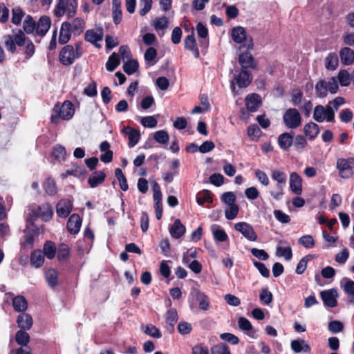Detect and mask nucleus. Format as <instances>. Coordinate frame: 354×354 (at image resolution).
Returning a JSON list of instances; mask_svg holds the SVG:
<instances>
[{
  "mask_svg": "<svg viewBox=\"0 0 354 354\" xmlns=\"http://www.w3.org/2000/svg\"><path fill=\"white\" fill-rule=\"evenodd\" d=\"M320 297L325 306L330 308H334L337 306V298L338 297V293L336 289L331 288L327 290L322 291L320 292Z\"/></svg>",
  "mask_w": 354,
  "mask_h": 354,
  "instance_id": "obj_11",
  "label": "nucleus"
},
{
  "mask_svg": "<svg viewBox=\"0 0 354 354\" xmlns=\"http://www.w3.org/2000/svg\"><path fill=\"white\" fill-rule=\"evenodd\" d=\"M53 155L57 160H64L66 155L65 147L59 145H56L53 149Z\"/></svg>",
  "mask_w": 354,
  "mask_h": 354,
  "instance_id": "obj_63",
  "label": "nucleus"
},
{
  "mask_svg": "<svg viewBox=\"0 0 354 354\" xmlns=\"http://www.w3.org/2000/svg\"><path fill=\"white\" fill-rule=\"evenodd\" d=\"M70 26L69 21H64L62 24L58 39L59 44H66L69 41L71 35H73L69 28Z\"/></svg>",
  "mask_w": 354,
  "mask_h": 354,
  "instance_id": "obj_18",
  "label": "nucleus"
},
{
  "mask_svg": "<svg viewBox=\"0 0 354 354\" xmlns=\"http://www.w3.org/2000/svg\"><path fill=\"white\" fill-rule=\"evenodd\" d=\"M298 242L306 248H312L315 246V241L311 235H304L300 237Z\"/></svg>",
  "mask_w": 354,
  "mask_h": 354,
  "instance_id": "obj_60",
  "label": "nucleus"
},
{
  "mask_svg": "<svg viewBox=\"0 0 354 354\" xmlns=\"http://www.w3.org/2000/svg\"><path fill=\"white\" fill-rule=\"evenodd\" d=\"M271 177L274 180L277 182V187L279 191H271L270 194L274 199L279 200L281 198L283 194V185L286 184V183L287 176L283 171L274 169L272 171Z\"/></svg>",
  "mask_w": 354,
  "mask_h": 354,
  "instance_id": "obj_6",
  "label": "nucleus"
},
{
  "mask_svg": "<svg viewBox=\"0 0 354 354\" xmlns=\"http://www.w3.org/2000/svg\"><path fill=\"white\" fill-rule=\"evenodd\" d=\"M69 248L66 244H61L58 247L57 259L60 261H66L69 257Z\"/></svg>",
  "mask_w": 354,
  "mask_h": 354,
  "instance_id": "obj_43",
  "label": "nucleus"
},
{
  "mask_svg": "<svg viewBox=\"0 0 354 354\" xmlns=\"http://www.w3.org/2000/svg\"><path fill=\"white\" fill-rule=\"evenodd\" d=\"M260 301L266 305L270 304L272 301L273 296L268 288H262L259 295Z\"/></svg>",
  "mask_w": 354,
  "mask_h": 354,
  "instance_id": "obj_51",
  "label": "nucleus"
},
{
  "mask_svg": "<svg viewBox=\"0 0 354 354\" xmlns=\"http://www.w3.org/2000/svg\"><path fill=\"white\" fill-rule=\"evenodd\" d=\"M168 19L166 17L157 18L153 22V26L156 30H165L168 27Z\"/></svg>",
  "mask_w": 354,
  "mask_h": 354,
  "instance_id": "obj_61",
  "label": "nucleus"
},
{
  "mask_svg": "<svg viewBox=\"0 0 354 354\" xmlns=\"http://www.w3.org/2000/svg\"><path fill=\"white\" fill-rule=\"evenodd\" d=\"M171 236L175 239H179L185 232V227L182 224L180 219L177 218L174 221V224L169 229Z\"/></svg>",
  "mask_w": 354,
  "mask_h": 354,
  "instance_id": "obj_25",
  "label": "nucleus"
},
{
  "mask_svg": "<svg viewBox=\"0 0 354 354\" xmlns=\"http://www.w3.org/2000/svg\"><path fill=\"white\" fill-rule=\"evenodd\" d=\"M46 279L50 288H54L58 283V272L53 268H50L46 272Z\"/></svg>",
  "mask_w": 354,
  "mask_h": 354,
  "instance_id": "obj_33",
  "label": "nucleus"
},
{
  "mask_svg": "<svg viewBox=\"0 0 354 354\" xmlns=\"http://www.w3.org/2000/svg\"><path fill=\"white\" fill-rule=\"evenodd\" d=\"M75 109L73 104L69 101H65L61 106L56 104L53 110L50 119L53 123H57L59 118L68 120L73 118L74 115Z\"/></svg>",
  "mask_w": 354,
  "mask_h": 354,
  "instance_id": "obj_1",
  "label": "nucleus"
},
{
  "mask_svg": "<svg viewBox=\"0 0 354 354\" xmlns=\"http://www.w3.org/2000/svg\"><path fill=\"white\" fill-rule=\"evenodd\" d=\"M232 38L237 44H241L245 41L247 43L245 46L248 49H252L254 46L251 38L248 41L247 40L245 30L241 26H236L232 30Z\"/></svg>",
  "mask_w": 354,
  "mask_h": 354,
  "instance_id": "obj_9",
  "label": "nucleus"
},
{
  "mask_svg": "<svg viewBox=\"0 0 354 354\" xmlns=\"http://www.w3.org/2000/svg\"><path fill=\"white\" fill-rule=\"evenodd\" d=\"M44 254L48 259H53L56 254V247L53 241H48L44 245Z\"/></svg>",
  "mask_w": 354,
  "mask_h": 354,
  "instance_id": "obj_38",
  "label": "nucleus"
},
{
  "mask_svg": "<svg viewBox=\"0 0 354 354\" xmlns=\"http://www.w3.org/2000/svg\"><path fill=\"white\" fill-rule=\"evenodd\" d=\"M86 173L85 168L83 166L73 165L71 169H68L65 173L62 174L63 178H66L68 176H73L75 177L81 178L84 176Z\"/></svg>",
  "mask_w": 354,
  "mask_h": 354,
  "instance_id": "obj_30",
  "label": "nucleus"
},
{
  "mask_svg": "<svg viewBox=\"0 0 354 354\" xmlns=\"http://www.w3.org/2000/svg\"><path fill=\"white\" fill-rule=\"evenodd\" d=\"M316 94L319 97H325L328 94L327 82L324 80H319L315 85Z\"/></svg>",
  "mask_w": 354,
  "mask_h": 354,
  "instance_id": "obj_39",
  "label": "nucleus"
},
{
  "mask_svg": "<svg viewBox=\"0 0 354 354\" xmlns=\"http://www.w3.org/2000/svg\"><path fill=\"white\" fill-rule=\"evenodd\" d=\"M239 63L241 66V69L247 70L248 68L256 69L257 64L252 55L249 52H245L239 55Z\"/></svg>",
  "mask_w": 354,
  "mask_h": 354,
  "instance_id": "obj_12",
  "label": "nucleus"
},
{
  "mask_svg": "<svg viewBox=\"0 0 354 354\" xmlns=\"http://www.w3.org/2000/svg\"><path fill=\"white\" fill-rule=\"evenodd\" d=\"M35 23L32 17L28 15L23 24V28L24 31L28 34L32 33L35 30Z\"/></svg>",
  "mask_w": 354,
  "mask_h": 354,
  "instance_id": "obj_52",
  "label": "nucleus"
},
{
  "mask_svg": "<svg viewBox=\"0 0 354 354\" xmlns=\"http://www.w3.org/2000/svg\"><path fill=\"white\" fill-rule=\"evenodd\" d=\"M234 229L250 241H255L257 239V235L252 226L246 222H239L236 223L234 225Z\"/></svg>",
  "mask_w": 354,
  "mask_h": 354,
  "instance_id": "obj_10",
  "label": "nucleus"
},
{
  "mask_svg": "<svg viewBox=\"0 0 354 354\" xmlns=\"http://www.w3.org/2000/svg\"><path fill=\"white\" fill-rule=\"evenodd\" d=\"M313 118L318 122H322L325 120L327 122H333L335 119V111L330 106L326 107L322 105H317L315 107Z\"/></svg>",
  "mask_w": 354,
  "mask_h": 354,
  "instance_id": "obj_4",
  "label": "nucleus"
},
{
  "mask_svg": "<svg viewBox=\"0 0 354 354\" xmlns=\"http://www.w3.org/2000/svg\"><path fill=\"white\" fill-rule=\"evenodd\" d=\"M354 168V158H339L337 160V169L342 178H348L353 176Z\"/></svg>",
  "mask_w": 354,
  "mask_h": 354,
  "instance_id": "obj_7",
  "label": "nucleus"
},
{
  "mask_svg": "<svg viewBox=\"0 0 354 354\" xmlns=\"http://www.w3.org/2000/svg\"><path fill=\"white\" fill-rule=\"evenodd\" d=\"M77 8V2L76 0H58L54 12L57 17L66 15L67 17L69 19L75 16Z\"/></svg>",
  "mask_w": 354,
  "mask_h": 354,
  "instance_id": "obj_2",
  "label": "nucleus"
},
{
  "mask_svg": "<svg viewBox=\"0 0 354 354\" xmlns=\"http://www.w3.org/2000/svg\"><path fill=\"white\" fill-rule=\"evenodd\" d=\"M238 325L240 329L244 330L248 335H250L253 331V327L250 322L245 317H241L238 319Z\"/></svg>",
  "mask_w": 354,
  "mask_h": 354,
  "instance_id": "obj_47",
  "label": "nucleus"
},
{
  "mask_svg": "<svg viewBox=\"0 0 354 354\" xmlns=\"http://www.w3.org/2000/svg\"><path fill=\"white\" fill-rule=\"evenodd\" d=\"M153 138L159 144L167 145L168 143L169 136L165 130H159L155 132Z\"/></svg>",
  "mask_w": 354,
  "mask_h": 354,
  "instance_id": "obj_46",
  "label": "nucleus"
},
{
  "mask_svg": "<svg viewBox=\"0 0 354 354\" xmlns=\"http://www.w3.org/2000/svg\"><path fill=\"white\" fill-rule=\"evenodd\" d=\"M44 188L47 194L54 196L57 194V189L54 180L48 178L44 183Z\"/></svg>",
  "mask_w": 354,
  "mask_h": 354,
  "instance_id": "obj_45",
  "label": "nucleus"
},
{
  "mask_svg": "<svg viewBox=\"0 0 354 354\" xmlns=\"http://www.w3.org/2000/svg\"><path fill=\"white\" fill-rule=\"evenodd\" d=\"M261 134L260 128L257 124L250 125L248 128V135L253 140L259 138Z\"/></svg>",
  "mask_w": 354,
  "mask_h": 354,
  "instance_id": "obj_53",
  "label": "nucleus"
},
{
  "mask_svg": "<svg viewBox=\"0 0 354 354\" xmlns=\"http://www.w3.org/2000/svg\"><path fill=\"white\" fill-rule=\"evenodd\" d=\"M12 306L17 312H24L28 308V303L24 296L18 295L13 298Z\"/></svg>",
  "mask_w": 354,
  "mask_h": 354,
  "instance_id": "obj_32",
  "label": "nucleus"
},
{
  "mask_svg": "<svg viewBox=\"0 0 354 354\" xmlns=\"http://www.w3.org/2000/svg\"><path fill=\"white\" fill-rule=\"evenodd\" d=\"M290 188L297 195L302 193V179L296 172H292L290 174Z\"/></svg>",
  "mask_w": 354,
  "mask_h": 354,
  "instance_id": "obj_15",
  "label": "nucleus"
},
{
  "mask_svg": "<svg viewBox=\"0 0 354 354\" xmlns=\"http://www.w3.org/2000/svg\"><path fill=\"white\" fill-rule=\"evenodd\" d=\"M82 225V219L77 214H72L67 222V230L71 234H76L79 232Z\"/></svg>",
  "mask_w": 354,
  "mask_h": 354,
  "instance_id": "obj_14",
  "label": "nucleus"
},
{
  "mask_svg": "<svg viewBox=\"0 0 354 354\" xmlns=\"http://www.w3.org/2000/svg\"><path fill=\"white\" fill-rule=\"evenodd\" d=\"M338 64L339 59L337 55L334 53H329L326 58V68L334 71L337 68Z\"/></svg>",
  "mask_w": 354,
  "mask_h": 354,
  "instance_id": "obj_34",
  "label": "nucleus"
},
{
  "mask_svg": "<svg viewBox=\"0 0 354 354\" xmlns=\"http://www.w3.org/2000/svg\"><path fill=\"white\" fill-rule=\"evenodd\" d=\"M50 25L51 21L49 17L46 15L41 17L35 27L37 34L41 37H44L48 31Z\"/></svg>",
  "mask_w": 354,
  "mask_h": 354,
  "instance_id": "obj_16",
  "label": "nucleus"
},
{
  "mask_svg": "<svg viewBox=\"0 0 354 354\" xmlns=\"http://www.w3.org/2000/svg\"><path fill=\"white\" fill-rule=\"evenodd\" d=\"M78 58L80 57L75 55V48L72 45H66L59 52V62L64 66L71 65Z\"/></svg>",
  "mask_w": 354,
  "mask_h": 354,
  "instance_id": "obj_8",
  "label": "nucleus"
},
{
  "mask_svg": "<svg viewBox=\"0 0 354 354\" xmlns=\"http://www.w3.org/2000/svg\"><path fill=\"white\" fill-rule=\"evenodd\" d=\"M283 120L286 127L292 129H297L301 123V115L295 108H290L285 111Z\"/></svg>",
  "mask_w": 354,
  "mask_h": 354,
  "instance_id": "obj_5",
  "label": "nucleus"
},
{
  "mask_svg": "<svg viewBox=\"0 0 354 354\" xmlns=\"http://www.w3.org/2000/svg\"><path fill=\"white\" fill-rule=\"evenodd\" d=\"M44 261V257L41 250H35L30 256V262L36 268L41 267Z\"/></svg>",
  "mask_w": 354,
  "mask_h": 354,
  "instance_id": "obj_36",
  "label": "nucleus"
},
{
  "mask_svg": "<svg viewBox=\"0 0 354 354\" xmlns=\"http://www.w3.org/2000/svg\"><path fill=\"white\" fill-rule=\"evenodd\" d=\"M291 348L295 353H310L311 351L310 346L301 339L292 340L290 344Z\"/></svg>",
  "mask_w": 354,
  "mask_h": 354,
  "instance_id": "obj_23",
  "label": "nucleus"
},
{
  "mask_svg": "<svg viewBox=\"0 0 354 354\" xmlns=\"http://www.w3.org/2000/svg\"><path fill=\"white\" fill-rule=\"evenodd\" d=\"M337 77L342 86H347L351 84V73L346 70H341L338 73Z\"/></svg>",
  "mask_w": 354,
  "mask_h": 354,
  "instance_id": "obj_49",
  "label": "nucleus"
},
{
  "mask_svg": "<svg viewBox=\"0 0 354 354\" xmlns=\"http://www.w3.org/2000/svg\"><path fill=\"white\" fill-rule=\"evenodd\" d=\"M144 332L149 336L154 338H160L162 336L160 330L152 324L147 325Z\"/></svg>",
  "mask_w": 354,
  "mask_h": 354,
  "instance_id": "obj_56",
  "label": "nucleus"
},
{
  "mask_svg": "<svg viewBox=\"0 0 354 354\" xmlns=\"http://www.w3.org/2000/svg\"><path fill=\"white\" fill-rule=\"evenodd\" d=\"M185 48L192 51L196 58L199 57V50L198 48L194 34H191L185 37L184 39Z\"/></svg>",
  "mask_w": 354,
  "mask_h": 354,
  "instance_id": "obj_21",
  "label": "nucleus"
},
{
  "mask_svg": "<svg viewBox=\"0 0 354 354\" xmlns=\"http://www.w3.org/2000/svg\"><path fill=\"white\" fill-rule=\"evenodd\" d=\"M344 290L350 295L348 303L354 305V281L348 280L344 284Z\"/></svg>",
  "mask_w": 354,
  "mask_h": 354,
  "instance_id": "obj_50",
  "label": "nucleus"
},
{
  "mask_svg": "<svg viewBox=\"0 0 354 354\" xmlns=\"http://www.w3.org/2000/svg\"><path fill=\"white\" fill-rule=\"evenodd\" d=\"M276 255L278 257H283L286 261H290L292 257V252L290 246L282 248L278 246L277 248Z\"/></svg>",
  "mask_w": 354,
  "mask_h": 354,
  "instance_id": "obj_48",
  "label": "nucleus"
},
{
  "mask_svg": "<svg viewBox=\"0 0 354 354\" xmlns=\"http://www.w3.org/2000/svg\"><path fill=\"white\" fill-rule=\"evenodd\" d=\"M17 324L21 330H30L33 324V320L30 315L23 313L18 315Z\"/></svg>",
  "mask_w": 354,
  "mask_h": 354,
  "instance_id": "obj_19",
  "label": "nucleus"
},
{
  "mask_svg": "<svg viewBox=\"0 0 354 354\" xmlns=\"http://www.w3.org/2000/svg\"><path fill=\"white\" fill-rule=\"evenodd\" d=\"M165 322L167 324V328L169 330H173L175 324L178 321V313L175 308H170L165 314Z\"/></svg>",
  "mask_w": 354,
  "mask_h": 354,
  "instance_id": "obj_29",
  "label": "nucleus"
},
{
  "mask_svg": "<svg viewBox=\"0 0 354 354\" xmlns=\"http://www.w3.org/2000/svg\"><path fill=\"white\" fill-rule=\"evenodd\" d=\"M152 0H140L139 13L141 16L146 15L151 9Z\"/></svg>",
  "mask_w": 354,
  "mask_h": 354,
  "instance_id": "obj_58",
  "label": "nucleus"
},
{
  "mask_svg": "<svg viewBox=\"0 0 354 354\" xmlns=\"http://www.w3.org/2000/svg\"><path fill=\"white\" fill-rule=\"evenodd\" d=\"M196 300L198 301L199 308L203 310H207L209 308V301L208 297L203 292L196 291Z\"/></svg>",
  "mask_w": 354,
  "mask_h": 354,
  "instance_id": "obj_35",
  "label": "nucleus"
},
{
  "mask_svg": "<svg viewBox=\"0 0 354 354\" xmlns=\"http://www.w3.org/2000/svg\"><path fill=\"white\" fill-rule=\"evenodd\" d=\"M312 259L311 255H306L304 257L297 263L296 268V273L297 274H301L304 272L307 267V263Z\"/></svg>",
  "mask_w": 354,
  "mask_h": 354,
  "instance_id": "obj_54",
  "label": "nucleus"
},
{
  "mask_svg": "<svg viewBox=\"0 0 354 354\" xmlns=\"http://www.w3.org/2000/svg\"><path fill=\"white\" fill-rule=\"evenodd\" d=\"M339 57L344 65H351L354 62V50L348 47H344L339 51Z\"/></svg>",
  "mask_w": 354,
  "mask_h": 354,
  "instance_id": "obj_24",
  "label": "nucleus"
},
{
  "mask_svg": "<svg viewBox=\"0 0 354 354\" xmlns=\"http://www.w3.org/2000/svg\"><path fill=\"white\" fill-rule=\"evenodd\" d=\"M292 145L297 151L301 152L306 147L307 142L304 136L301 135H297L295 138H293Z\"/></svg>",
  "mask_w": 354,
  "mask_h": 354,
  "instance_id": "obj_44",
  "label": "nucleus"
},
{
  "mask_svg": "<svg viewBox=\"0 0 354 354\" xmlns=\"http://www.w3.org/2000/svg\"><path fill=\"white\" fill-rule=\"evenodd\" d=\"M212 201V194L209 190L204 189L196 196V202L199 205H203L205 202L210 203Z\"/></svg>",
  "mask_w": 354,
  "mask_h": 354,
  "instance_id": "obj_37",
  "label": "nucleus"
},
{
  "mask_svg": "<svg viewBox=\"0 0 354 354\" xmlns=\"http://www.w3.org/2000/svg\"><path fill=\"white\" fill-rule=\"evenodd\" d=\"M26 330H19L17 332L15 339L18 344L26 346L30 340V336L26 331Z\"/></svg>",
  "mask_w": 354,
  "mask_h": 354,
  "instance_id": "obj_42",
  "label": "nucleus"
},
{
  "mask_svg": "<svg viewBox=\"0 0 354 354\" xmlns=\"http://www.w3.org/2000/svg\"><path fill=\"white\" fill-rule=\"evenodd\" d=\"M261 104V97L257 93L248 95L245 97V106L248 111L255 112Z\"/></svg>",
  "mask_w": 354,
  "mask_h": 354,
  "instance_id": "obj_17",
  "label": "nucleus"
},
{
  "mask_svg": "<svg viewBox=\"0 0 354 354\" xmlns=\"http://www.w3.org/2000/svg\"><path fill=\"white\" fill-rule=\"evenodd\" d=\"M73 209L72 202L69 199L60 200L56 206L57 215L61 218H66Z\"/></svg>",
  "mask_w": 354,
  "mask_h": 354,
  "instance_id": "obj_13",
  "label": "nucleus"
},
{
  "mask_svg": "<svg viewBox=\"0 0 354 354\" xmlns=\"http://www.w3.org/2000/svg\"><path fill=\"white\" fill-rule=\"evenodd\" d=\"M214 239L218 242H224L227 240L228 236L223 229H216L212 230Z\"/></svg>",
  "mask_w": 354,
  "mask_h": 354,
  "instance_id": "obj_59",
  "label": "nucleus"
},
{
  "mask_svg": "<svg viewBox=\"0 0 354 354\" xmlns=\"http://www.w3.org/2000/svg\"><path fill=\"white\" fill-rule=\"evenodd\" d=\"M24 15V12L20 8L16 7V8H13L12 9V22L16 25L20 24Z\"/></svg>",
  "mask_w": 354,
  "mask_h": 354,
  "instance_id": "obj_62",
  "label": "nucleus"
},
{
  "mask_svg": "<svg viewBox=\"0 0 354 354\" xmlns=\"http://www.w3.org/2000/svg\"><path fill=\"white\" fill-rule=\"evenodd\" d=\"M328 330L333 333L341 332L344 328V325L340 321L333 320L328 323Z\"/></svg>",
  "mask_w": 354,
  "mask_h": 354,
  "instance_id": "obj_64",
  "label": "nucleus"
},
{
  "mask_svg": "<svg viewBox=\"0 0 354 354\" xmlns=\"http://www.w3.org/2000/svg\"><path fill=\"white\" fill-rule=\"evenodd\" d=\"M37 214L45 221H49L53 215V212L49 204H44L38 207Z\"/></svg>",
  "mask_w": 354,
  "mask_h": 354,
  "instance_id": "obj_31",
  "label": "nucleus"
},
{
  "mask_svg": "<svg viewBox=\"0 0 354 354\" xmlns=\"http://www.w3.org/2000/svg\"><path fill=\"white\" fill-rule=\"evenodd\" d=\"M252 81V75L247 70L241 69L237 75H234L233 80L230 82V88L232 91L236 94H239V91H236L235 84L239 88H246Z\"/></svg>",
  "mask_w": 354,
  "mask_h": 354,
  "instance_id": "obj_3",
  "label": "nucleus"
},
{
  "mask_svg": "<svg viewBox=\"0 0 354 354\" xmlns=\"http://www.w3.org/2000/svg\"><path fill=\"white\" fill-rule=\"evenodd\" d=\"M305 136L308 138L310 140H315L319 133V126L313 122H308L304 127Z\"/></svg>",
  "mask_w": 354,
  "mask_h": 354,
  "instance_id": "obj_27",
  "label": "nucleus"
},
{
  "mask_svg": "<svg viewBox=\"0 0 354 354\" xmlns=\"http://www.w3.org/2000/svg\"><path fill=\"white\" fill-rule=\"evenodd\" d=\"M127 60L123 65V70L127 74L132 75L138 70V62L135 59Z\"/></svg>",
  "mask_w": 354,
  "mask_h": 354,
  "instance_id": "obj_41",
  "label": "nucleus"
},
{
  "mask_svg": "<svg viewBox=\"0 0 354 354\" xmlns=\"http://www.w3.org/2000/svg\"><path fill=\"white\" fill-rule=\"evenodd\" d=\"M293 143V133H283L278 137V144L283 150H288Z\"/></svg>",
  "mask_w": 354,
  "mask_h": 354,
  "instance_id": "obj_26",
  "label": "nucleus"
},
{
  "mask_svg": "<svg viewBox=\"0 0 354 354\" xmlns=\"http://www.w3.org/2000/svg\"><path fill=\"white\" fill-rule=\"evenodd\" d=\"M212 354H230V351L228 346L221 342L212 348Z\"/></svg>",
  "mask_w": 354,
  "mask_h": 354,
  "instance_id": "obj_55",
  "label": "nucleus"
},
{
  "mask_svg": "<svg viewBox=\"0 0 354 354\" xmlns=\"http://www.w3.org/2000/svg\"><path fill=\"white\" fill-rule=\"evenodd\" d=\"M71 31L74 36H78L82 34L85 29V21L82 18L76 17L69 21Z\"/></svg>",
  "mask_w": 354,
  "mask_h": 354,
  "instance_id": "obj_20",
  "label": "nucleus"
},
{
  "mask_svg": "<svg viewBox=\"0 0 354 354\" xmlns=\"http://www.w3.org/2000/svg\"><path fill=\"white\" fill-rule=\"evenodd\" d=\"M103 32L102 29H98L97 30L90 29L86 30L84 35V39L86 41L91 44H95L97 41L102 39Z\"/></svg>",
  "mask_w": 354,
  "mask_h": 354,
  "instance_id": "obj_28",
  "label": "nucleus"
},
{
  "mask_svg": "<svg viewBox=\"0 0 354 354\" xmlns=\"http://www.w3.org/2000/svg\"><path fill=\"white\" fill-rule=\"evenodd\" d=\"M106 178V174L102 171L93 172L88 179V184L91 188H95L102 184Z\"/></svg>",
  "mask_w": 354,
  "mask_h": 354,
  "instance_id": "obj_22",
  "label": "nucleus"
},
{
  "mask_svg": "<svg viewBox=\"0 0 354 354\" xmlns=\"http://www.w3.org/2000/svg\"><path fill=\"white\" fill-rule=\"evenodd\" d=\"M120 64V59L118 55L113 53L108 59L106 63V68L108 71H113Z\"/></svg>",
  "mask_w": 354,
  "mask_h": 354,
  "instance_id": "obj_40",
  "label": "nucleus"
},
{
  "mask_svg": "<svg viewBox=\"0 0 354 354\" xmlns=\"http://www.w3.org/2000/svg\"><path fill=\"white\" fill-rule=\"evenodd\" d=\"M229 206L225 211V216L227 220H232L236 217L239 208L236 204Z\"/></svg>",
  "mask_w": 354,
  "mask_h": 354,
  "instance_id": "obj_57",
  "label": "nucleus"
}]
</instances>
